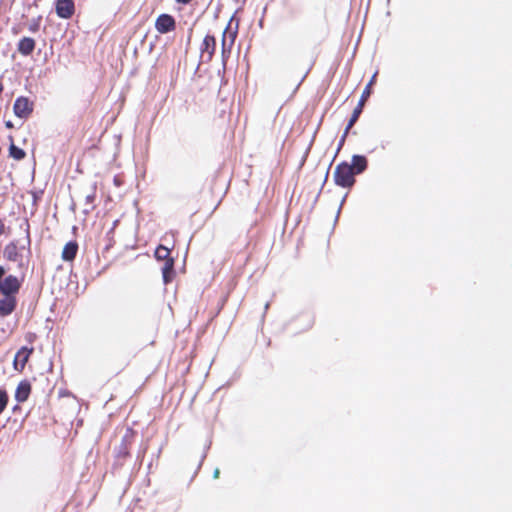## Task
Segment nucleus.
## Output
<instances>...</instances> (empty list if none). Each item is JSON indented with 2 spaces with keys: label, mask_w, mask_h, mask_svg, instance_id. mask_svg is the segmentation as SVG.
Returning <instances> with one entry per match:
<instances>
[{
  "label": "nucleus",
  "mask_w": 512,
  "mask_h": 512,
  "mask_svg": "<svg viewBox=\"0 0 512 512\" xmlns=\"http://www.w3.org/2000/svg\"><path fill=\"white\" fill-rule=\"evenodd\" d=\"M334 182L337 186L350 188L355 183V172L347 162L339 163L334 171Z\"/></svg>",
  "instance_id": "nucleus-1"
},
{
  "label": "nucleus",
  "mask_w": 512,
  "mask_h": 512,
  "mask_svg": "<svg viewBox=\"0 0 512 512\" xmlns=\"http://www.w3.org/2000/svg\"><path fill=\"white\" fill-rule=\"evenodd\" d=\"M13 110L17 117L26 119L33 111V104L26 97H18L14 102Z\"/></svg>",
  "instance_id": "nucleus-2"
},
{
  "label": "nucleus",
  "mask_w": 512,
  "mask_h": 512,
  "mask_svg": "<svg viewBox=\"0 0 512 512\" xmlns=\"http://www.w3.org/2000/svg\"><path fill=\"white\" fill-rule=\"evenodd\" d=\"M370 93H371V82H369L366 85L365 89L363 90L361 98H360V100L358 102V105L353 110V113H352V115H351V117H350V119L348 121V128H352L353 125L358 120L360 114L362 113V109H363L364 103H365L366 99L370 96Z\"/></svg>",
  "instance_id": "nucleus-3"
},
{
  "label": "nucleus",
  "mask_w": 512,
  "mask_h": 512,
  "mask_svg": "<svg viewBox=\"0 0 512 512\" xmlns=\"http://www.w3.org/2000/svg\"><path fill=\"white\" fill-rule=\"evenodd\" d=\"M216 47V39L212 35H206L201 45V58L203 61H210Z\"/></svg>",
  "instance_id": "nucleus-4"
},
{
  "label": "nucleus",
  "mask_w": 512,
  "mask_h": 512,
  "mask_svg": "<svg viewBox=\"0 0 512 512\" xmlns=\"http://www.w3.org/2000/svg\"><path fill=\"white\" fill-rule=\"evenodd\" d=\"M20 288L19 280L16 276H7L2 283H0V290L5 296H13Z\"/></svg>",
  "instance_id": "nucleus-5"
},
{
  "label": "nucleus",
  "mask_w": 512,
  "mask_h": 512,
  "mask_svg": "<svg viewBox=\"0 0 512 512\" xmlns=\"http://www.w3.org/2000/svg\"><path fill=\"white\" fill-rule=\"evenodd\" d=\"M56 14L63 19H69L75 11L73 0H57L56 1Z\"/></svg>",
  "instance_id": "nucleus-6"
},
{
  "label": "nucleus",
  "mask_w": 512,
  "mask_h": 512,
  "mask_svg": "<svg viewBox=\"0 0 512 512\" xmlns=\"http://www.w3.org/2000/svg\"><path fill=\"white\" fill-rule=\"evenodd\" d=\"M155 27L160 33H168L175 29V20L169 14H161L156 20Z\"/></svg>",
  "instance_id": "nucleus-7"
},
{
  "label": "nucleus",
  "mask_w": 512,
  "mask_h": 512,
  "mask_svg": "<svg viewBox=\"0 0 512 512\" xmlns=\"http://www.w3.org/2000/svg\"><path fill=\"white\" fill-rule=\"evenodd\" d=\"M35 40L30 37H23L17 44L18 52L23 56H29L35 49Z\"/></svg>",
  "instance_id": "nucleus-8"
},
{
  "label": "nucleus",
  "mask_w": 512,
  "mask_h": 512,
  "mask_svg": "<svg viewBox=\"0 0 512 512\" xmlns=\"http://www.w3.org/2000/svg\"><path fill=\"white\" fill-rule=\"evenodd\" d=\"M16 307V299L14 296H5L0 299V315L8 316L10 315Z\"/></svg>",
  "instance_id": "nucleus-9"
},
{
  "label": "nucleus",
  "mask_w": 512,
  "mask_h": 512,
  "mask_svg": "<svg viewBox=\"0 0 512 512\" xmlns=\"http://www.w3.org/2000/svg\"><path fill=\"white\" fill-rule=\"evenodd\" d=\"M133 438V431L131 429H127L125 434L122 437V441L120 446L117 448V456L125 457L128 455V445L131 443Z\"/></svg>",
  "instance_id": "nucleus-10"
},
{
  "label": "nucleus",
  "mask_w": 512,
  "mask_h": 512,
  "mask_svg": "<svg viewBox=\"0 0 512 512\" xmlns=\"http://www.w3.org/2000/svg\"><path fill=\"white\" fill-rule=\"evenodd\" d=\"M30 392H31L30 383L27 381H22L19 383V385L16 389L15 399L20 403L25 402L28 399Z\"/></svg>",
  "instance_id": "nucleus-11"
},
{
  "label": "nucleus",
  "mask_w": 512,
  "mask_h": 512,
  "mask_svg": "<svg viewBox=\"0 0 512 512\" xmlns=\"http://www.w3.org/2000/svg\"><path fill=\"white\" fill-rule=\"evenodd\" d=\"M227 31H228V27L224 30L223 37H222V60H223L224 64H225L226 58L229 56V54L231 52V47H232L235 37H236V32H231L229 35L230 43L227 44V39H226Z\"/></svg>",
  "instance_id": "nucleus-12"
},
{
  "label": "nucleus",
  "mask_w": 512,
  "mask_h": 512,
  "mask_svg": "<svg viewBox=\"0 0 512 512\" xmlns=\"http://www.w3.org/2000/svg\"><path fill=\"white\" fill-rule=\"evenodd\" d=\"M367 165H368V162H367V159L365 156H363V155H353L352 156V163L350 164V166H352L353 171L355 172V175L364 172L367 169Z\"/></svg>",
  "instance_id": "nucleus-13"
},
{
  "label": "nucleus",
  "mask_w": 512,
  "mask_h": 512,
  "mask_svg": "<svg viewBox=\"0 0 512 512\" xmlns=\"http://www.w3.org/2000/svg\"><path fill=\"white\" fill-rule=\"evenodd\" d=\"M78 251V244L75 241H70L65 244L62 251V259L64 261H72L76 257Z\"/></svg>",
  "instance_id": "nucleus-14"
},
{
  "label": "nucleus",
  "mask_w": 512,
  "mask_h": 512,
  "mask_svg": "<svg viewBox=\"0 0 512 512\" xmlns=\"http://www.w3.org/2000/svg\"><path fill=\"white\" fill-rule=\"evenodd\" d=\"M32 351H33L32 348L28 349L26 347H23L16 353V356L14 359V365H15L16 369H17L18 363H20L21 368H24Z\"/></svg>",
  "instance_id": "nucleus-15"
},
{
  "label": "nucleus",
  "mask_w": 512,
  "mask_h": 512,
  "mask_svg": "<svg viewBox=\"0 0 512 512\" xmlns=\"http://www.w3.org/2000/svg\"><path fill=\"white\" fill-rule=\"evenodd\" d=\"M162 275L163 280L165 283H168L172 280V277L174 275V259H167L164 262V265L162 267Z\"/></svg>",
  "instance_id": "nucleus-16"
},
{
  "label": "nucleus",
  "mask_w": 512,
  "mask_h": 512,
  "mask_svg": "<svg viewBox=\"0 0 512 512\" xmlns=\"http://www.w3.org/2000/svg\"><path fill=\"white\" fill-rule=\"evenodd\" d=\"M3 254L4 257L9 261L16 262L19 259L18 248L14 242H11L8 245H6Z\"/></svg>",
  "instance_id": "nucleus-17"
},
{
  "label": "nucleus",
  "mask_w": 512,
  "mask_h": 512,
  "mask_svg": "<svg viewBox=\"0 0 512 512\" xmlns=\"http://www.w3.org/2000/svg\"><path fill=\"white\" fill-rule=\"evenodd\" d=\"M155 258L157 260H164V261L167 259H171L170 250L164 245H159L155 250Z\"/></svg>",
  "instance_id": "nucleus-18"
},
{
  "label": "nucleus",
  "mask_w": 512,
  "mask_h": 512,
  "mask_svg": "<svg viewBox=\"0 0 512 512\" xmlns=\"http://www.w3.org/2000/svg\"><path fill=\"white\" fill-rule=\"evenodd\" d=\"M9 155L15 160H22L25 157L26 153L23 149L17 147L12 143L9 147Z\"/></svg>",
  "instance_id": "nucleus-19"
},
{
  "label": "nucleus",
  "mask_w": 512,
  "mask_h": 512,
  "mask_svg": "<svg viewBox=\"0 0 512 512\" xmlns=\"http://www.w3.org/2000/svg\"><path fill=\"white\" fill-rule=\"evenodd\" d=\"M95 197L96 195L94 192H91L85 196V204L88 206V208L85 209V212H88L90 209H93Z\"/></svg>",
  "instance_id": "nucleus-20"
},
{
  "label": "nucleus",
  "mask_w": 512,
  "mask_h": 512,
  "mask_svg": "<svg viewBox=\"0 0 512 512\" xmlns=\"http://www.w3.org/2000/svg\"><path fill=\"white\" fill-rule=\"evenodd\" d=\"M8 403V396L4 390L0 389V414L5 410Z\"/></svg>",
  "instance_id": "nucleus-21"
},
{
  "label": "nucleus",
  "mask_w": 512,
  "mask_h": 512,
  "mask_svg": "<svg viewBox=\"0 0 512 512\" xmlns=\"http://www.w3.org/2000/svg\"><path fill=\"white\" fill-rule=\"evenodd\" d=\"M350 129H351V128H348V125H347V126H346V128H345V130H344V133H343V135H342L341 139L339 140V145H338V149H337L338 151H339V150L341 149V147L343 146V144H344V142H345V139H346V137H347V135H348V133H349V130H350Z\"/></svg>",
  "instance_id": "nucleus-22"
},
{
  "label": "nucleus",
  "mask_w": 512,
  "mask_h": 512,
  "mask_svg": "<svg viewBox=\"0 0 512 512\" xmlns=\"http://www.w3.org/2000/svg\"><path fill=\"white\" fill-rule=\"evenodd\" d=\"M39 21L33 20V22L29 25V31L35 33L39 30Z\"/></svg>",
  "instance_id": "nucleus-23"
},
{
  "label": "nucleus",
  "mask_w": 512,
  "mask_h": 512,
  "mask_svg": "<svg viewBox=\"0 0 512 512\" xmlns=\"http://www.w3.org/2000/svg\"><path fill=\"white\" fill-rule=\"evenodd\" d=\"M5 231V225L3 221L0 219V235H2Z\"/></svg>",
  "instance_id": "nucleus-24"
},
{
  "label": "nucleus",
  "mask_w": 512,
  "mask_h": 512,
  "mask_svg": "<svg viewBox=\"0 0 512 512\" xmlns=\"http://www.w3.org/2000/svg\"><path fill=\"white\" fill-rule=\"evenodd\" d=\"M219 474H220V471L218 468H216L213 472V478L214 479H217L219 477Z\"/></svg>",
  "instance_id": "nucleus-25"
},
{
  "label": "nucleus",
  "mask_w": 512,
  "mask_h": 512,
  "mask_svg": "<svg viewBox=\"0 0 512 512\" xmlns=\"http://www.w3.org/2000/svg\"><path fill=\"white\" fill-rule=\"evenodd\" d=\"M177 3L188 4L191 0H175Z\"/></svg>",
  "instance_id": "nucleus-26"
},
{
  "label": "nucleus",
  "mask_w": 512,
  "mask_h": 512,
  "mask_svg": "<svg viewBox=\"0 0 512 512\" xmlns=\"http://www.w3.org/2000/svg\"><path fill=\"white\" fill-rule=\"evenodd\" d=\"M4 274H5V269L2 266H0V279L4 276Z\"/></svg>",
  "instance_id": "nucleus-27"
},
{
  "label": "nucleus",
  "mask_w": 512,
  "mask_h": 512,
  "mask_svg": "<svg viewBox=\"0 0 512 512\" xmlns=\"http://www.w3.org/2000/svg\"><path fill=\"white\" fill-rule=\"evenodd\" d=\"M376 75H377V74L375 73V74L372 76V78H371V80H370L371 85L373 84V82H374V80H375V78H376Z\"/></svg>",
  "instance_id": "nucleus-28"
},
{
  "label": "nucleus",
  "mask_w": 512,
  "mask_h": 512,
  "mask_svg": "<svg viewBox=\"0 0 512 512\" xmlns=\"http://www.w3.org/2000/svg\"><path fill=\"white\" fill-rule=\"evenodd\" d=\"M268 307H269V303H266V304H265V310H267V309H268Z\"/></svg>",
  "instance_id": "nucleus-29"
}]
</instances>
